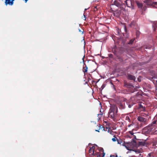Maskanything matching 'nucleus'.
I'll list each match as a JSON object with an SVG mask.
<instances>
[{
  "mask_svg": "<svg viewBox=\"0 0 157 157\" xmlns=\"http://www.w3.org/2000/svg\"><path fill=\"white\" fill-rule=\"evenodd\" d=\"M155 76H155V74H154V76H153V78H155Z\"/></svg>",
  "mask_w": 157,
  "mask_h": 157,
  "instance_id": "35",
  "label": "nucleus"
},
{
  "mask_svg": "<svg viewBox=\"0 0 157 157\" xmlns=\"http://www.w3.org/2000/svg\"><path fill=\"white\" fill-rule=\"evenodd\" d=\"M134 136V138L132 139V141L131 142V143L133 144L134 145H136V143L135 140L136 139V137L135 135H133Z\"/></svg>",
  "mask_w": 157,
  "mask_h": 157,
  "instance_id": "18",
  "label": "nucleus"
},
{
  "mask_svg": "<svg viewBox=\"0 0 157 157\" xmlns=\"http://www.w3.org/2000/svg\"><path fill=\"white\" fill-rule=\"evenodd\" d=\"M137 119L139 121L141 122H145L146 121L145 118L141 117H138Z\"/></svg>",
  "mask_w": 157,
  "mask_h": 157,
  "instance_id": "12",
  "label": "nucleus"
},
{
  "mask_svg": "<svg viewBox=\"0 0 157 157\" xmlns=\"http://www.w3.org/2000/svg\"><path fill=\"white\" fill-rule=\"evenodd\" d=\"M79 31H80V32H81L82 33H83V31H81L79 29Z\"/></svg>",
  "mask_w": 157,
  "mask_h": 157,
  "instance_id": "37",
  "label": "nucleus"
},
{
  "mask_svg": "<svg viewBox=\"0 0 157 157\" xmlns=\"http://www.w3.org/2000/svg\"><path fill=\"white\" fill-rule=\"evenodd\" d=\"M138 109L141 111H145V107H144L141 104L139 105Z\"/></svg>",
  "mask_w": 157,
  "mask_h": 157,
  "instance_id": "11",
  "label": "nucleus"
},
{
  "mask_svg": "<svg viewBox=\"0 0 157 157\" xmlns=\"http://www.w3.org/2000/svg\"><path fill=\"white\" fill-rule=\"evenodd\" d=\"M99 127H100V128H99V129H100V128H102L101 125H100Z\"/></svg>",
  "mask_w": 157,
  "mask_h": 157,
  "instance_id": "36",
  "label": "nucleus"
},
{
  "mask_svg": "<svg viewBox=\"0 0 157 157\" xmlns=\"http://www.w3.org/2000/svg\"><path fill=\"white\" fill-rule=\"evenodd\" d=\"M117 108L114 105H111L108 113V118H110L115 121L117 117Z\"/></svg>",
  "mask_w": 157,
  "mask_h": 157,
  "instance_id": "1",
  "label": "nucleus"
},
{
  "mask_svg": "<svg viewBox=\"0 0 157 157\" xmlns=\"http://www.w3.org/2000/svg\"><path fill=\"white\" fill-rule=\"evenodd\" d=\"M127 78L128 79L133 80L134 81H135L136 79L135 76L130 74L128 75Z\"/></svg>",
  "mask_w": 157,
  "mask_h": 157,
  "instance_id": "8",
  "label": "nucleus"
},
{
  "mask_svg": "<svg viewBox=\"0 0 157 157\" xmlns=\"http://www.w3.org/2000/svg\"><path fill=\"white\" fill-rule=\"evenodd\" d=\"M140 34V32L139 31L137 30L136 32V35L137 37H139Z\"/></svg>",
  "mask_w": 157,
  "mask_h": 157,
  "instance_id": "23",
  "label": "nucleus"
},
{
  "mask_svg": "<svg viewBox=\"0 0 157 157\" xmlns=\"http://www.w3.org/2000/svg\"><path fill=\"white\" fill-rule=\"evenodd\" d=\"M136 3L139 8L141 9L142 8L143 5L142 3H140L139 2L137 1L136 2Z\"/></svg>",
  "mask_w": 157,
  "mask_h": 157,
  "instance_id": "15",
  "label": "nucleus"
},
{
  "mask_svg": "<svg viewBox=\"0 0 157 157\" xmlns=\"http://www.w3.org/2000/svg\"><path fill=\"white\" fill-rule=\"evenodd\" d=\"M131 106H132V105H128V107L129 108H131Z\"/></svg>",
  "mask_w": 157,
  "mask_h": 157,
  "instance_id": "34",
  "label": "nucleus"
},
{
  "mask_svg": "<svg viewBox=\"0 0 157 157\" xmlns=\"http://www.w3.org/2000/svg\"><path fill=\"white\" fill-rule=\"evenodd\" d=\"M95 147L94 146H93L92 147H90L89 151V152L90 153H91L93 156H95L94 155L95 154V152H94Z\"/></svg>",
  "mask_w": 157,
  "mask_h": 157,
  "instance_id": "7",
  "label": "nucleus"
},
{
  "mask_svg": "<svg viewBox=\"0 0 157 157\" xmlns=\"http://www.w3.org/2000/svg\"><path fill=\"white\" fill-rule=\"evenodd\" d=\"M102 116V113H100L99 114H98V117L97 118V119L98 120H100Z\"/></svg>",
  "mask_w": 157,
  "mask_h": 157,
  "instance_id": "22",
  "label": "nucleus"
},
{
  "mask_svg": "<svg viewBox=\"0 0 157 157\" xmlns=\"http://www.w3.org/2000/svg\"><path fill=\"white\" fill-rule=\"evenodd\" d=\"M119 107L121 109H124L125 108V105L124 102H120L119 103Z\"/></svg>",
  "mask_w": 157,
  "mask_h": 157,
  "instance_id": "6",
  "label": "nucleus"
},
{
  "mask_svg": "<svg viewBox=\"0 0 157 157\" xmlns=\"http://www.w3.org/2000/svg\"><path fill=\"white\" fill-rule=\"evenodd\" d=\"M151 0L152 1V0Z\"/></svg>",
  "mask_w": 157,
  "mask_h": 157,
  "instance_id": "42",
  "label": "nucleus"
},
{
  "mask_svg": "<svg viewBox=\"0 0 157 157\" xmlns=\"http://www.w3.org/2000/svg\"><path fill=\"white\" fill-rule=\"evenodd\" d=\"M133 151L135 152L137 154H138L137 156H140L141 155V154L140 153L142 152V150L139 149H136L133 150Z\"/></svg>",
  "mask_w": 157,
  "mask_h": 157,
  "instance_id": "10",
  "label": "nucleus"
},
{
  "mask_svg": "<svg viewBox=\"0 0 157 157\" xmlns=\"http://www.w3.org/2000/svg\"><path fill=\"white\" fill-rule=\"evenodd\" d=\"M103 128V130L105 131H106L108 132H110V129L109 128H107V127H102Z\"/></svg>",
  "mask_w": 157,
  "mask_h": 157,
  "instance_id": "21",
  "label": "nucleus"
},
{
  "mask_svg": "<svg viewBox=\"0 0 157 157\" xmlns=\"http://www.w3.org/2000/svg\"><path fill=\"white\" fill-rule=\"evenodd\" d=\"M100 151V152H99L100 153H102V157H104L105 155V153L104 152V150L102 148H101L100 150H99Z\"/></svg>",
  "mask_w": 157,
  "mask_h": 157,
  "instance_id": "19",
  "label": "nucleus"
},
{
  "mask_svg": "<svg viewBox=\"0 0 157 157\" xmlns=\"http://www.w3.org/2000/svg\"><path fill=\"white\" fill-rule=\"evenodd\" d=\"M102 153H100L97 152H95V156H97V157H104L102 156Z\"/></svg>",
  "mask_w": 157,
  "mask_h": 157,
  "instance_id": "17",
  "label": "nucleus"
},
{
  "mask_svg": "<svg viewBox=\"0 0 157 157\" xmlns=\"http://www.w3.org/2000/svg\"><path fill=\"white\" fill-rule=\"evenodd\" d=\"M113 4L118 7H121L123 5L122 2H120L118 1L115 0L113 2Z\"/></svg>",
  "mask_w": 157,
  "mask_h": 157,
  "instance_id": "5",
  "label": "nucleus"
},
{
  "mask_svg": "<svg viewBox=\"0 0 157 157\" xmlns=\"http://www.w3.org/2000/svg\"><path fill=\"white\" fill-rule=\"evenodd\" d=\"M154 30L156 31H157V26L155 28Z\"/></svg>",
  "mask_w": 157,
  "mask_h": 157,
  "instance_id": "33",
  "label": "nucleus"
},
{
  "mask_svg": "<svg viewBox=\"0 0 157 157\" xmlns=\"http://www.w3.org/2000/svg\"><path fill=\"white\" fill-rule=\"evenodd\" d=\"M88 67L86 64H84L83 67V71L84 72V75H86V73L88 71Z\"/></svg>",
  "mask_w": 157,
  "mask_h": 157,
  "instance_id": "9",
  "label": "nucleus"
},
{
  "mask_svg": "<svg viewBox=\"0 0 157 157\" xmlns=\"http://www.w3.org/2000/svg\"><path fill=\"white\" fill-rule=\"evenodd\" d=\"M117 49V47L116 46H115L112 48V52L114 53L115 55H116L117 53V52H116V50Z\"/></svg>",
  "mask_w": 157,
  "mask_h": 157,
  "instance_id": "16",
  "label": "nucleus"
},
{
  "mask_svg": "<svg viewBox=\"0 0 157 157\" xmlns=\"http://www.w3.org/2000/svg\"><path fill=\"white\" fill-rule=\"evenodd\" d=\"M118 1L120 2H122L121 0H118Z\"/></svg>",
  "mask_w": 157,
  "mask_h": 157,
  "instance_id": "38",
  "label": "nucleus"
},
{
  "mask_svg": "<svg viewBox=\"0 0 157 157\" xmlns=\"http://www.w3.org/2000/svg\"><path fill=\"white\" fill-rule=\"evenodd\" d=\"M117 33L119 34L120 33H121V31H120V30L119 29H118V30H117Z\"/></svg>",
  "mask_w": 157,
  "mask_h": 157,
  "instance_id": "31",
  "label": "nucleus"
},
{
  "mask_svg": "<svg viewBox=\"0 0 157 157\" xmlns=\"http://www.w3.org/2000/svg\"><path fill=\"white\" fill-rule=\"evenodd\" d=\"M135 40V39H132L130 40L128 42V44H132L133 43L134 40Z\"/></svg>",
  "mask_w": 157,
  "mask_h": 157,
  "instance_id": "24",
  "label": "nucleus"
},
{
  "mask_svg": "<svg viewBox=\"0 0 157 157\" xmlns=\"http://www.w3.org/2000/svg\"><path fill=\"white\" fill-rule=\"evenodd\" d=\"M157 122V121H153L151 124V126H152L153 124H155Z\"/></svg>",
  "mask_w": 157,
  "mask_h": 157,
  "instance_id": "27",
  "label": "nucleus"
},
{
  "mask_svg": "<svg viewBox=\"0 0 157 157\" xmlns=\"http://www.w3.org/2000/svg\"><path fill=\"white\" fill-rule=\"evenodd\" d=\"M134 125V123H132L131 124H130L128 126L129 127H131V126H133V125Z\"/></svg>",
  "mask_w": 157,
  "mask_h": 157,
  "instance_id": "29",
  "label": "nucleus"
},
{
  "mask_svg": "<svg viewBox=\"0 0 157 157\" xmlns=\"http://www.w3.org/2000/svg\"><path fill=\"white\" fill-rule=\"evenodd\" d=\"M124 31L125 32H127V28H126V26H124Z\"/></svg>",
  "mask_w": 157,
  "mask_h": 157,
  "instance_id": "30",
  "label": "nucleus"
},
{
  "mask_svg": "<svg viewBox=\"0 0 157 157\" xmlns=\"http://www.w3.org/2000/svg\"><path fill=\"white\" fill-rule=\"evenodd\" d=\"M84 17L85 18V19H86V17H85V15H84Z\"/></svg>",
  "mask_w": 157,
  "mask_h": 157,
  "instance_id": "40",
  "label": "nucleus"
},
{
  "mask_svg": "<svg viewBox=\"0 0 157 157\" xmlns=\"http://www.w3.org/2000/svg\"><path fill=\"white\" fill-rule=\"evenodd\" d=\"M124 86L127 88L128 91L131 93H133L137 91L136 88L131 83L124 82Z\"/></svg>",
  "mask_w": 157,
  "mask_h": 157,
  "instance_id": "2",
  "label": "nucleus"
},
{
  "mask_svg": "<svg viewBox=\"0 0 157 157\" xmlns=\"http://www.w3.org/2000/svg\"><path fill=\"white\" fill-rule=\"evenodd\" d=\"M156 82H157V80H156Z\"/></svg>",
  "mask_w": 157,
  "mask_h": 157,
  "instance_id": "41",
  "label": "nucleus"
},
{
  "mask_svg": "<svg viewBox=\"0 0 157 157\" xmlns=\"http://www.w3.org/2000/svg\"><path fill=\"white\" fill-rule=\"evenodd\" d=\"M125 3L128 7L133 8L134 6V2L132 0H126Z\"/></svg>",
  "mask_w": 157,
  "mask_h": 157,
  "instance_id": "4",
  "label": "nucleus"
},
{
  "mask_svg": "<svg viewBox=\"0 0 157 157\" xmlns=\"http://www.w3.org/2000/svg\"><path fill=\"white\" fill-rule=\"evenodd\" d=\"M138 144L139 145H141L145 146L147 145L146 143V140H144V141H140L138 142Z\"/></svg>",
  "mask_w": 157,
  "mask_h": 157,
  "instance_id": "13",
  "label": "nucleus"
},
{
  "mask_svg": "<svg viewBox=\"0 0 157 157\" xmlns=\"http://www.w3.org/2000/svg\"><path fill=\"white\" fill-rule=\"evenodd\" d=\"M156 154L154 152H151L149 153L147 156V157H156Z\"/></svg>",
  "mask_w": 157,
  "mask_h": 157,
  "instance_id": "14",
  "label": "nucleus"
},
{
  "mask_svg": "<svg viewBox=\"0 0 157 157\" xmlns=\"http://www.w3.org/2000/svg\"><path fill=\"white\" fill-rule=\"evenodd\" d=\"M95 131L98 132H99V131L98 130H96Z\"/></svg>",
  "mask_w": 157,
  "mask_h": 157,
  "instance_id": "39",
  "label": "nucleus"
},
{
  "mask_svg": "<svg viewBox=\"0 0 157 157\" xmlns=\"http://www.w3.org/2000/svg\"><path fill=\"white\" fill-rule=\"evenodd\" d=\"M144 2L146 3L147 5L157 8V2H153L151 0H145Z\"/></svg>",
  "mask_w": 157,
  "mask_h": 157,
  "instance_id": "3",
  "label": "nucleus"
},
{
  "mask_svg": "<svg viewBox=\"0 0 157 157\" xmlns=\"http://www.w3.org/2000/svg\"><path fill=\"white\" fill-rule=\"evenodd\" d=\"M112 140L113 142H115V141H116V140H117L118 143L119 144H120L119 141L117 139V138L116 136H114V138H113L112 139Z\"/></svg>",
  "mask_w": 157,
  "mask_h": 157,
  "instance_id": "20",
  "label": "nucleus"
},
{
  "mask_svg": "<svg viewBox=\"0 0 157 157\" xmlns=\"http://www.w3.org/2000/svg\"><path fill=\"white\" fill-rule=\"evenodd\" d=\"M126 120L128 121H130V118L128 116H126Z\"/></svg>",
  "mask_w": 157,
  "mask_h": 157,
  "instance_id": "26",
  "label": "nucleus"
},
{
  "mask_svg": "<svg viewBox=\"0 0 157 157\" xmlns=\"http://www.w3.org/2000/svg\"><path fill=\"white\" fill-rule=\"evenodd\" d=\"M117 157V155H116V156H115L114 155H110V157Z\"/></svg>",
  "mask_w": 157,
  "mask_h": 157,
  "instance_id": "32",
  "label": "nucleus"
},
{
  "mask_svg": "<svg viewBox=\"0 0 157 157\" xmlns=\"http://www.w3.org/2000/svg\"><path fill=\"white\" fill-rule=\"evenodd\" d=\"M109 58H113V55L112 54H109Z\"/></svg>",
  "mask_w": 157,
  "mask_h": 157,
  "instance_id": "28",
  "label": "nucleus"
},
{
  "mask_svg": "<svg viewBox=\"0 0 157 157\" xmlns=\"http://www.w3.org/2000/svg\"><path fill=\"white\" fill-rule=\"evenodd\" d=\"M134 129L133 128L132 129V131H129L128 132V133H129L131 135H134V133L133 132V131L134 130Z\"/></svg>",
  "mask_w": 157,
  "mask_h": 157,
  "instance_id": "25",
  "label": "nucleus"
}]
</instances>
